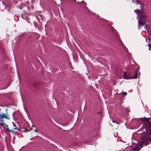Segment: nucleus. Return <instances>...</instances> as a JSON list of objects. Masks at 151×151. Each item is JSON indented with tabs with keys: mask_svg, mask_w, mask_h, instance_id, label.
Wrapping results in <instances>:
<instances>
[{
	"mask_svg": "<svg viewBox=\"0 0 151 151\" xmlns=\"http://www.w3.org/2000/svg\"><path fill=\"white\" fill-rule=\"evenodd\" d=\"M143 120H145L144 126L145 128L147 134L142 137V143L146 146L149 143V142L148 143V142H151V122L149 121L151 120V117H145Z\"/></svg>",
	"mask_w": 151,
	"mask_h": 151,
	"instance_id": "obj_1",
	"label": "nucleus"
},
{
	"mask_svg": "<svg viewBox=\"0 0 151 151\" xmlns=\"http://www.w3.org/2000/svg\"><path fill=\"white\" fill-rule=\"evenodd\" d=\"M132 1L137 5H139V9L134 10V12L137 14L138 16L140 17L139 18H141L145 21L147 17V16L144 14V13L142 11L143 7L142 4L139 0H132Z\"/></svg>",
	"mask_w": 151,
	"mask_h": 151,
	"instance_id": "obj_2",
	"label": "nucleus"
},
{
	"mask_svg": "<svg viewBox=\"0 0 151 151\" xmlns=\"http://www.w3.org/2000/svg\"><path fill=\"white\" fill-rule=\"evenodd\" d=\"M138 28L139 29H140L141 28V26H143L144 28H145L147 27V25L146 22L145 23L143 19L141 18H139L138 21Z\"/></svg>",
	"mask_w": 151,
	"mask_h": 151,
	"instance_id": "obj_3",
	"label": "nucleus"
},
{
	"mask_svg": "<svg viewBox=\"0 0 151 151\" xmlns=\"http://www.w3.org/2000/svg\"><path fill=\"white\" fill-rule=\"evenodd\" d=\"M0 124L1 126L4 127V129H6L8 131L10 132H12L14 131V130L13 129H9L8 128V126L5 123H4V122H1L0 123Z\"/></svg>",
	"mask_w": 151,
	"mask_h": 151,
	"instance_id": "obj_4",
	"label": "nucleus"
},
{
	"mask_svg": "<svg viewBox=\"0 0 151 151\" xmlns=\"http://www.w3.org/2000/svg\"><path fill=\"white\" fill-rule=\"evenodd\" d=\"M4 118L7 120H9V118L8 114H7L6 115V114H0V121L1 122H4L3 120Z\"/></svg>",
	"mask_w": 151,
	"mask_h": 151,
	"instance_id": "obj_5",
	"label": "nucleus"
},
{
	"mask_svg": "<svg viewBox=\"0 0 151 151\" xmlns=\"http://www.w3.org/2000/svg\"><path fill=\"white\" fill-rule=\"evenodd\" d=\"M123 78L126 79H131V77L129 75H127L125 71H124Z\"/></svg>",
	"mask_w": 151,
	"mask_h": 151,
	"instance_id": "obj_6",
	"label": "nucleus"
},
{
	"mask_svg": "<svg viewBox=\"0 0 151 151\" xmlns=\"http://www.w3.org/2000/svg\"><path fill=\"white\" fill-rule=\"evenodd\" d=\"M138 73L137 71H136L134 74V76H133L131 77V79H133V78H138Z\"/></svg>",
	"mask_w": 151,
	"mask_h": 151,
	"instance_id": "obj_7",
	"label": "nucleus"
},
{
	"mask_svg": "<svg viewBox=\"0 0 151 151\" xmlns=\"http://www.w3.org/2000/svg\"><path fill=\"white\" fill-rule=\"evenodd\" d=\"M141 147H140L138 145L134 147V151H138L141 149Z\"/></svg>",
	"mask_w": 151,
	"mask_h": 151,
	"instance_id": "obj_8",
	"label": "nucleus"
},
{
	"mask_svg": "<svg viewBox=\"0 0 151 151\" xmlns=\"http://www.w3.org/2000/svg\"><path fill=\"white\" fill-rule=\"evenodd\" d=\"M12 123H13V126L14 127L13 128V130H14V129H17L19 131V129H18V128H17L16 127V126H15V124L14 123H13V122Z\"/></svg>",
	"mask_w": 151,
	"mask_h": 151,
	"instance_id": "obj_9",
	"label": "nucleus"
},
{
	"mask_svg": "<svg viewBox=\"0 0 151 151\" xmlns=\"http://www.w3.org/2000/svg\"><path fill=\"white\" fill-rule=\"evenodd\" d=\"M148 46L149 47V50H151V44L148 42Z\"/></svg>",
	"mask_w": 151,
	"mask_h": 151,
	"instance_id": "obj_10",
	"label": "nucleus"
},
{
	"mask_svg": "<svg viewBox=\"0 0 151 151\" xmlns=\"http://www.w3.org/2000/svg\"><path fill=\"white\" fill-rule=\"evenodd\" d=\"M37 82H35L32 84V85L35 88H36V86H37Z\"/></svg>",
	"mask_w": 151,
	"mask_h": 151,
	"instance_id": "obj_11",
	"label": "nucleus"
},
{
	"mask_svg": "<svg viewBox=\"0 0 151 151\" xmlns=\"http://www.w3.org/2000/svg\"><path fill=\"white\" fill-rule=\"evenodd\" d=\"M122 95L124 96H126L127 95V93L126 92H123L122 93Z\"/></svg>",
	"mask_w": 151,
	"mask_h": 151,
	"instance_id": "obj_12",
	"label": "nucleus"
},
{
	"mask_svg": "<svg viewBox=\"0 0 151 151\" xmlns=\"http://www.w3.org/2000/svg\"><path fill=\"white\" fill-rule=\"evenodd\" d=\"M30 130H28L27 129H25L24 130V131L25 132H29V131Z\"/></svg>",
	"mask_w": 151,
	"mask_h": 151,
	"instance_id": "obj_13",
	"label": "nucleus"
},
{
	"mask_svg": "<svg viewBox=\"0 0 151 151\" xmlns=\"http://www.w3.org/2000/svg\"><path fill=\"white\" fill-rule=\"evenodd\" d=\"M81 3H84V4H86V3L84 1H82L81 2Z\"/></svg>",
	"mask_w": 151,
	"mask_h": 151,
	"instance_id": "obj_14",
	"label": "nucleus"
},
{
	"mask_svg": "<svg viewBox=\"0 0 151 151\" xmlns=\"http://www.w3.org/2000/svg\"><path fill=\"white\" fill-rule=\"evenodd\" d=\"M74 2H76V0H73Z\"/></svg>",
	"mask_w": 151,
	"mask_h": 151,
	"instance_id": "obj_15",
	"label": "nucleus"
},
{
	"mask_svg": "<svg viewBox=\"0 0 151 151\" xmlns=\"http://www.w3.org/2000/svg\"><path fill=\"white\" fill-rule=\"evenodd\" d=\"M112 122H114V123H115V122H116L114 121V120H112Z\"/></svg>",
	"mask_w": 151,
	"mask_h": 151,
	"instance_id": "obj_16",
	"label": "nucleus"
},
{
	"mask_svg": "<svg viewBox=\"0 0 151 151\" xmlns=\"http://www.w3.org/2000/svg\"><path fill=\"white\" fill-rule=\"evenodd\" d=\"M35 132H37V130L36 129L35 130Z\"/></svg>",
	"mask_w": 151,
	"mask_h": 151,
	"instance_id": "obj_17",
	"label": "nucleus"
},
{
	"mask_svg": "<svg viewBox=\"0 0 151 151\" xmlns=\"http://www.w3.org/2000/svg\"><path fill=\"white\" fill-rule=\"evenodd\" d=\"M35 127V126L34 125H32V127Z\"/></svg>",
	"mask_w": 151,
	"mask_h": 151,
	"instance_id": "obj_18",
	"label": "nucleus"
},
{
	"mask_svg": "<svg viewBox=\"0 0 151 151\" xmlns=\"http://www.w3.org/2000/svg\"><path fill=\"white\" fill-rule=\"evenodd\" d=\"M2 2L3 3V4H4V1H2Z\"/></svg>",
	"mask_w": 151,
	"mask_h": 151,
	"instance_id": "obj_19",
	"label": "nucleus"
},
{
	"mask_svg": "<svg viewBox=\"0 0 151 151\" xmlns=\"http://www.w3.org/2000/svg\"><path fill=\"white\" fill-rule=\"evenodd\" d=\"M77 3H78V4H79V1H78V2H77Z\"/></svg>",
	"mask_w": 151,
	"mask_h": 151,
	"instance_id": "obj_20",
	"label": "nucleus"
},
{
	"mask_svg": "<svg viewBox=\"0 0 151 151\" xmlns=\"http://www.w3.org/2000/svg\"><path fill=\"white\" fill-rule=\"evenodd\" d=\"M150 39L149 38V41H150Z\"/></svg>",
	"mask_w": 151,
	"mask_h": 151,
	"instance_id": "obj_21",
	"label": "nucleus"
},
{
	"mask_svg": "<svg viewBox=\"0 0 151 151\" xmlns=\"http://www.w3.org/2000/svg\"><path fill=\"white\" fill-rule=\"evenodd\" d=\"M32 129V128H31L30 129V130H31Z\"/></svg>",
	"mask_w": 151,
	"mask_h": 151,
	"instance_id": "obj_22",
	"label": "nucleus"
},
{
	"mask_svg": "<svg viewBox=\"0 0 151 151\" xmlns=\"http://www.w3.org/2000/svg\"><path fill=\"white\" fill-rule=\"evenodd\" d=\"M116 123V124H117V125H118V123Z\"/></svg>",
	"mask_w": 151,
	"mask_h": 151,
	"instance_id": "obj_23",
	"label": "nucleus"
},
{
	"mask_svg": "<svg viewBox=\"0 0 151 151\" xmlns=\"http://www.w3.org/2000/svg\"><path fill=\"white\" fill-rule=\"evenodd\" d=\"M1 109H0V110Z\"/></svg>",
	"mask_w": 151,
	"mask_h": 151,
	"instance_id": "obj_24",
	"label": "nucleus"
}]
</instances>
